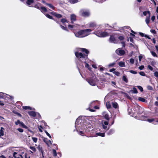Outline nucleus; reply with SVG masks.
Here are the masks:
<instances>
[{
    "instance_id": "15",
    "label": "nucleus",
    "mask_w": 158,
    "mask_h": 158,
    "mask_svg": "<svg viewBox=\"0 0 158 158\" xmlns=\"http://www.w3.org/2000/svg\"><path fill=\"white\" fill-rule=\"evenodd\" d=\"M112 105L113 107L115 109H117L118 108V105L116 102H112Z\"/></svg>"
},
{
    "instance_id": "42",
    "label": "nucleus",
    "mask_w": 158,
    "mask_h": 158,
    "mask_svg": "<svg viewBox=\"0 0 158 158\" xmlns=\"http://www.w3.org/2000/svg\"><path fill=\"white\" fill-rule=\"evenodd\" d=\"M4 94H5V93H2V92L0 93V98H4Z\"/></svg>"
},
{
    "instance_id": "34",
    "label": "nucleus",
    "mask_w": 158,
    "mask_h": 158,
    "mask_svg": "<svg viewBox=\"0 0 158 158\" xmlns=\"http://www.w3.org/2000/svg\"><path fill=\"white\" fill-rule=\"evenodd\" d=\"M145 120H146L149 123L155 121V119L154 118H150L147 119V120L144 119Z\"/></svg>"
},
{
    "instance_id": "53",
    "label": "nucleus",
    "mask_w": 158,
    "mask_h": 158,
    "mask_svg": "<svg viewBox=\"0 0 158 158\" xmlns=\"http://www.w3.org/2000/svg\"><path fill=\"white\" fill-rule=\"evenodd\" d=\"M154 75L156 77H158V72L156 71L154 73Z\"/></svg>"
},
{
    "instance_id": "24",
    "label": "nucleus",
    "mask_w": 158,
    "mask_h": 158,
    "mask_svg": "<svg viewBox=\"0 0 158 158\" xmlns=\"http://www.w3.org/2000/svg\"><path fill=\"white\" fill-rule=\"evenodd\" d=\"M103 117L107 120L109 121L110 120V117H109V115L108 114H105L103 115Z\"/></svg>"
},
{
    "instance_id": "52",
    "label": "nucleus",
    "mask_w": 158,
    "mask_h": 158,
    "mask_svg": "<svg viewBox=\"0 0 158 158\" xmlns=\"http://www.w3.org/2000/svg\"><path fill=\"white\" fill-rule=\"evenodd\" d=\"M21 121L19 120H18L17 121L15 122V124L16 125H18L19 124H20V123Z\"/></svg>"
},
{
    "instance_id": "29",
    "label": "nucleus",
    "mask_w": 158,
    "mask_h": 158,
    "mask_svg": "<svg viewBox=\"0 0 158 158\" xmlns=\"http://www.w3.org/2000/svg\"><path fill=\"white\" fill-rule=\"evenodd\" d=\"M69 2L71 4H74L78 2V0H69Z\"/></svg>"
},
{
    "instance_id": "10",
    "label": "nucleus",
    "mask_w": 158,
    "mask_h": 158,
    "mask_svg": "<svg viewBox=\"0 0 158 158\" xmlns=\"http://www.w3.org/2000/svg\"><path fill=\"white\" fill-rule=\"evenodd\" d=\"M109 40L110 42L115 43L116 41V40L115 37L113 35H110L109 38Z\"/></svg>"
},
{
    "instance_id": "1",
    "label": "nucleus",
    "mask_w": 158,
    "mask_h": 158,
    "mask_svg": "<svg viewBox=\"0 0 158 158\" xmlns=\"http://www.w3.org/2000/svg\"><path fill=\"white\" fill-rule=\"evenodd\" d=\"M79 51L82 52H75V54L76 57L78 59H84L86 60L88 59V56L89 53V51L83 48H80Z\"/></svg>"
},
{
    "instance_id": "23",
    "label": "nucleus",
    "mask_w": 158,
    "mask_h": 158,
    "mask_svg": "<svg viewBox=\"0 0 158 158\" xmlns=\"http://www.w3.org/2000/svg\"><path fill=\"white\" fill-rule=\"evenodd\" d=\"M118 64L120 67H125V63L122 61L119 62L118 63Z\"/></svg>"
},
{
    "instance_id": "45",
    "label": "nucleus",
    "mask_w": 158,
    "mask_h": 158,
    "mask_svg": "<svg viewBox=\"0 0 158 158\" xmlns=\"http://www.w3.org/2000/svg\"><path fill=\"white\" fill-rule=\"evenodd\" d=\"M106 107L108 109H110L111 108V105L109 102L108 103H107Z\"/></svg>"
},
{
    "instance_id": "5",
    "label": "nucleus",
    "mask_w": 158,
    "mask_h": 158,
    "mask_svg": "<svg viewBox=\"0 0 158 158\" xmlns=\"http://www.w3.org/2000/svg\"><path fill=\"white\" fill-rule=\"evenodd\" d=\"M109 121H105L102 123V128L104 130H106V131L108 130L110 128V126L109 125L108 127L107 126L109 125Z\"/></svg>"
},
{
    "instance_id": "28",
    "label": "nucleus",
    "mask_w": 158,
    "mask_h": 158,
    "mask_svg": "<svg viewBox=\"0 0 158 158\" xmlns=\"http://www.w3.org/2000/svg\"><path fill=\"white\" fill-rule=\"evenodd\" d=\"M22 107L23 109L25 110L29 109L31 110H32V108L31 107L29 106H23Z\"/></svg>"
},
{
    "instance_id": "16",
    "label": "nucleus",
    "mask_w": 158,
    "mask_h": 158,
    "mask_svg": "<svg viewBox=\"0 0 158 158\" xmlns=\"http://www.w3.org/2000/svg\"><path fill=\"white\" fill-rule=\"evenodd\" d=\"M70 19L71 20L76 21L77 20L76 15L73 14H71L70 15Z\"/></svg>"
},
{
    "instance_id": "48",
    "label": "nucleus",
    "mask_w": 158,
    "mask_h": 158,
    "mask_svg": "<svg viewBox=\"0 0 158 158\" xmlns=\"http://www.w3.org/2000/svg\"><path fill=\"white\" fill-rule=\"evenodd\" d=\"M44 132L46 135L50 138H51V136L50 134L45 130H44Z\"/></svg>"
},
{
    "instance_id": "22",
    "label": "nucleus",
    "mask_w": 158,
    "mask_h": 158,
    "mask_svg": "<svg viewBox=\"0 0 158 158\" xmlns=\"http://www.w3.org/2000/svg\"><path fill=\"white\" fill-rule=\"evenodd\" d=\"M60 22L64 24L65 23H68L69 22L66 18H62L61 19Z\"/></svg>"
},
{
    "instance_id": "26",
    "label": "nucleus",
    "mask_w": 158,
    "mask_h": 158,
    "mask_svg": "<svg viewBox=\"0 0 158 158\" xmlns=\"http://www.w3.org/2000/svg\"><path fill=\"white\" fill-rule=\"evenodd\" d=\"M37 148L39 151V152H41L43 156H43V152H44V151L43 150V148L41 147H40V146H38L37 147Z\"/></svg>"
},
{
    "instance_id": "51",
    "label": "nucleus",
    "mask_w": 158,
    "mask_h": 158,
    "mask_svg": "<svg viewBox=\"0 0 158 158\" xmlns=\"http://www.w3.org/2000/svg\"><path fill=\"white\" fill-rule=\"evenodd\" d=\"M139 74L140 75L143 76H144L145 75V73L141 71V72H140L139 73Z\"/></svg>"
},
{
    "instance_id": "11",
    "label": "nucleus",
    "mask_w": 158,
    "mask_h": 158,
    "mask_svg": "<svg viewBox=\"0 0 158 158\" xmlns=\"http://www.w3.org/2000/svg\"><path fill=\"white\" fill-rule=\"evenodd\" d=\"M138 110L137 111V113L139 114H140L143 112V109L140 106H137Z\"/></svg>"
},
{
    "instance_id": "27",
    "label": "nucleus",
    "mask_w": 158,
    "mask_h": 158,
    "mask_svg": "<svg viewBox=\"0 0 158 158\" xmlns=\"http://www.w3.org/2000/svg\"><path fill=\"white\" fill-rule=\"evenodd\" d=\"M138 99L139 101L143 102H145L146 100L144 98H142V97H139Z\"/></svg>"
},
{
    "instance_id": "7",
    "label": "nucleus",
    "mask_w": 158,
    "mask_h": 158,
    "mask_svg": "<svg viewBox=\"0 0 158 158\" xmlns=\"http://www.w3.org/2000/svg\"><path fill=\"white\" fill-rule=\"evenodd\" d=\"M116 53L119 55H123L125 54V51L123 50L118 48L116 50Z\"/></svg>"
},
{
    "instance_id": "57",
    "label": "nucleus",
    "mask_w": 158,
    "mask_h": 158,
    "mask_svg": "<svg viewBox=\"0 0 158 158\" xmlns=\"http://www.w3.org/2000/svg\"><path fill=\"white\" fill-rule=\"evenodd\" d=\"M148 69H149L151 71L153 70V68L151 66H150V65H148Z\"/></svg>"
},
{
    "instance_id": "55",
    "label": "nucleus",
    "mask_w": 158,
    "mask_h": 158,
    "mask_svg": "<svg viewBox=\"0 0 158 158\" xmlns=\"http://www.w3.org/2000/svg\"><path fill=\"white\" fill-rule=\"evenodd\" d=\"M150 32L154 34H156V31L154 30L151 29L150 30Z\"/></svg>"
},
{
    "instance_id": "56",
    "label": "nucleus",
    "mask_w": 158,
    "mask_h": 158,
    "mask_svg": "<svg viewBox=\"0 0 158 158\" xmlns=\"http://www.w3.org/2000/svg\"><path fill=\"white\" fill-rule=\"evenodd\" d=\"M130 61V63L131 64H133L134 63V60L133 58H131Z\"/></svg>"
},
{
    "instance_id": "47",
    "label": "nucleus",
    "mask_w": 158,
    "mask_h": 158,
    "mask_svg": "<svg viewBox=\"0 0 158 158\" xmlns=\"http://www.w3.org/2000/svg\"><path fill=\"white\" fill-rule=\"evenodd\" d=\"M53 155L54 156H57V153L56 150L55 149L53 150Z\"/></svg>"
},
{
    "instance_id": "31",
    "label": "nucleus",
    "mask_w": 158,
    "mask_h": 158,
    "mask_svg": "<svg viewBox=\"0 0 158 158\" xmlns=\"http://www.w3.org/2000/svg\"><path fill=\"white\" fill-rule=\"evenodd\" d=\"M114 132V130L112 129H110L107 132L108 135H110L113 133Z\"/></svg>"
},
{
    "instance_id": "19",
    "label": "nucleus",
    "mask_w": 158,
    "mask_h": 158,
    "mask_svg": "<svg viewBox=\"0 0 158 158\" xmlns=\"http://www.w3.org/2000/svg\"><path fill=\"white\" fill-rule=\"evenodd\" d=\"M20 127H22L24 128L27 129L28 127L25 125L22 122H21L19 124Z\"/></svg>"
},
{
    "instance_id": "61",
    "label": "nucleus",
    "mask_w": 158,
    "mask_h": 158,
    "mask_svg": "<svg viewBox=\"0 0 158 158\" xmlns=\"http://www.w3.org/2000/svg\"><path fill=\"white\" fill-rule=\"evenodd\" d=\"M115 70H116V69H115V68H112V69H110L109 70V71L110 72H113L114 71H115Z\"/></svg>"
},
{
    "instance_id": "36",
    "label": "nucleus",
    "mask_w": 158,
    "mask_h": 158,
    "mask_svg": "<svg viewBox=\"0 0 158 158\" xmlns=\"http://www.w3.org/2000/svg\"><path fill=\"white\" fill-rule=\"evenodd\" d=\"M39 6L38 5L36 4L35 5L34 7L36 8H37V9L40 10V6L41 5V4L40 3H39Z\"/></svg>"
},
{
    "instance_id": "6",
    "label": "nucleus",
    "mask_w": 158,
    "mask_h": 158,
    "mask_svg": "<svg viewBox=\"0 0 158 158\" xmlns=\"http://www.w3.org/2000/svg\"><path fill=\"white\" fill-rule=\"evenodd\" d=\"M80 13L81 15L83 17H88L89 15V11L83 10H81Z\"/></svg>"
},
{
    "instance_id": "64",
    "label": "nucleus",
    "mask_w": 158,
    "mask_h": 158,
    "mask_svg": "<svg viewBox=\"0 0 158 158\" xmlns=\"http://www.w3.org/2000/svg\"><path fill=\"white\" fill-rule=\"evenodd\" d=\"M139 35L142 37H143L144 36V34L142 32H139Z\"/></svg>"
},
{
    "instance_id": "37",
    "label": "nucleus",
    "mask_w": 158,
    "mask_h": 158,
    "mask_svg": "<svg viewBox=\"0 0 158 158\" xmlns=\"http://www.w3.org/2000/svg\"><path fill=\"white\" fill-rule=\"evenodd\" d=\"M113 73L117 76H119L120 75V73L118 71H114Z\"/></svg>"
},
{
    "instance_id": "41",
    "label": "nucleus",
    "mask_w": 158,
    "mask_h": 158,
    "mask_svg": "<svg viewBox=\"0 0 158 158\" xmlns=\"http://www.w3.org/2000/svg\"><path fill=\"white\" fill-rule=\"evenodd\" d=\"M115 64V62H113V63H110V64L108 66L109 67H111L113 66Z\"/></svg>"
},
{
    "instance_id": "14",
    "label": "nucleus",
    "mask_w": 158,
    "mask_h": 158,
    "mask_svg": "<svg viewBox=\"0 0 158 158\" xmlns=\"http://www.w3.org/2000/svg\"><path fill=\"white\" fill-rule=\"evenodd\" d=\"M122 80L125 83H127L128 82V80L126 75L124 74L122 77Z\"/></svg>"
},
{
    "instance_id": "58",
    "label": "nucleus",
    "mask_w": 158,
    "mask_h": 158,
    "mask_svg": "<svg viewBox=\"0 0 158 158\" xmlns=\"http://www.w3.org/2000/svg\"><path fill=\"white\" fill-rule=\"evenodd\" d=\"M155 19V16L154 15L152 16L151 17V20L152 22H153L154 21V20Z\"/></svg>"
},
{
    "instance_id": "32",
    "label": "nucleus",
    "mask_w": 158,
    "mask_h": 158,
    "mask_svg": "<svg viewBox=\"0 0 158 158\" xmlns=\"http://www.w3.org/2000/svg\"><path fill=\"white\" fill-rule=\"evenodd\" d=\"M150 18L149 17H146L145 19V22L148 25L150 23Z\"/></svg>"
},
{
    "instance_id": "30",
    "label": "nucleus",
    "mask_w": 158,
    "mask_h": 158,
    "mask_svg": "<svg viewBox=\"0 0 158 158\" xmlns=\"http://www.w3.org/2000/svg\"><path fill=\"white\" fill-rule=\"evenodd\" d=\"M60 26L61 27V28L63 30H64L67 31H69V30L67 29V28L66 27H65L62 26L61 24H60Z\"/></svg>"
},
{
    "instance_id": "33",
    "label": "nucleus",
    "mask_w": 158,
    "mask_h": 158,
    "mask_svg": "<svg viewBox=\"0 0 158 158\" xmlns=\"http://www.w3.org/2000/svg\"><path fill=\"white\" fill-rule=\"evenodd\" d=\"M45 15L47 18H49V19H51L52 20L54 19V18H53L52 16H51L48 14H45Z\"/></svg>"
},
{
    "instance_id": "40",
    "label": "nucleus",
    "mask_w": 158,
    "mask_h": 158,
    "mask_svg": "<svg viewBox=\"0 0 158 158\" xmlns=\"http://www.w3.org/2000/svg\"><path fill=\"white\" fill-rule=\"evenodd\" d=\"M30 148L34 152H36V150L35 147L33 146H30Z\"/></svg>"
},
{
    "instance_id": "3",
    "label": "nucleus",
    "mask_w": 158,
    "mask_h": 158,
    "mask_svg": "<svg viewBox=\"0 0 158 158\" xmlns=\"http://www.w3.org/2000/svg\"><path fill=\"white\" fill-rule=\"evenodd\" d=\"M97 36L100 37H105L109 35V33L106 31H103L101 30H99L95 31L94 33Z\"/></svg>"
},
{
    "instance_id": "38",
    "label": "nucleus",
    "mask_w": 158,
    "mask_h": 158,
    "mask_svg": "<svg viewBox=\"0 0 158 158\" xmlns=\"http://www.w3.org/2000/svg\"><path fill=\"white\" fill-rule=\"evenodd\" d=\"M96 26V24L93 23H90L89 24V26L90 27H94Z\"/></svg>"
},
{
    "instance_id": "17",
    "label": "nucleus",
    "mask_w": 158,
    "mask_h": 158,
    "mask_svg": "<svg viewBox=\"0 0 158 158\" xmlns=\"http://www.w3.org/2000/svg\"><path fill=\"white\" fill-rule=\"evenodd\" d=\"M133 90H131L130 91V93L134 94H137L138 93V91L136 88L134 87L133 88Z\"/></svg>"
},
{
    "instance_id": "49",
    "label": "nucleus",
    "mask_w": 158,
    "mask_h": 158,
    "mask_svg": "<svg viewBox=\"0 0 158 158\" xmlns=\"http://www.w3.org/2000/svg\"><path fill=\"white\" fill-rule=\"evenodd\" d=\"M129 72L131 73L134 74H136L137 73V72L136 71L133 70H131L129 71Z\"/></svg>"
},
{
    "instance_id": "12",
    "label": "nucleus",
    "mask_w": 158,
    "mask_h": 158,
    "mask_svg": "<svg viewBox=\"0 0 158 158\" xmlns=\"http://www.w3.org/2000/svg\"><path fill=\"white\" fill-rule=\"evenodd\" d=\"M28 114L31 116L33 117H35L36 116V113L35 111H30L28 112Z\"/></svg>"
},
{
    "instance_id": "43",
    "label": "nucleus",
    "mask_w": 158,
    "mask_h": 158,
    "mask_svg": "<svg viewBox=\"0 0 158 158\" xmlns=\"http://www.w3.org/2000/svg\"><path fill=\"white\" fill-rule=\"evenodd\" d=\"M13 112L15 114H16L18 116H19V117H21L22 116V115L20 113H18L16 111H13Z\"/></svg>"
},
{
    "instance_id": "18",
    "label": "nucleus",
    "mask_w": 158,
    "mask_h": 158,
    "mask_svg": "<svg viewBox=\"0 0 158 158\" xmlns=\"http://www.w3.org/2000/svg\"><path fill=\"white\" fill-rule=\"evenodd\" d=\"M96 135L97 136H99L102 137H104L105 136V133H97Z\"/></svg>"
},
{
    "instance_id": "60",
    "label": "nucleus",
    "mask_w": 158,
    "mask_h": 158,
    "mask_svg": "<svg viewBox=\"0 0 158 158\" xmlns=\"http://www.w3.org/2000/svg\"><path fill=\"white\" fill-rule=\"evenodd\" d=\"M121 44H122V46L123 47H125L126 46V44L125 42H121Z\"/></svg>"
},
{
    "instance_id": "44",
    "label": "nucleus",
    "mask_w": 158,
    "mask_h": 158,
    "mask_svg": "<svg viewBox=\"0 0 158 158\" xmlns=\"http://www.w3.org/2000/svg\"><path fill=\"white\" fill-rule=\"evenodd\" d=\"M32 139L33 142L35 143H36L37 141V138L36 137H32Z\"/></svg>"
},
{
    "instance_id": "50",
    "label": "nucleus",
    "mask_w": 158,
    "mask_h": 158,
    "mask_svg": "<svg viewBox=\"0 0 158 158\" xmlns=\"http://www.w3.org/2000/svg\"><path fill=\"white\" fill-rule=\"evenodd\" d=\"M147 89L149 90H152L153 88L150 85H148L147 87Z\"/></svg>"
},
{
    "instance_id": "62",
    "label": "nucleus",
    "mask_w": 158,
    "mask_h": 158,
    "mask_svg": "<svg viewBox=\"0 0 158 158\" xmlns=\"http://www.w3.org/2000/svg\"><path fill=\"white\" fill-rule=\"evenodd\" d=\"M142 58H143V56L142 55H140L139 56V61H141Z\"/></svg>"
},
{
    "instance_id": "2",
    "label": "nucleus",
    "mask_w": 158,
    "mask_h": 158,
    "mask_svg": "<svg viewBox=\"0 0 158 158\" xmlns=\"http://www.w3.org/2000/svg\"><path fill=\"white\" fill-rule=\"evenodd\" d=\"M92 30L90 29L81 30L77 32H75L76 36L78 37H83L87 36L90 33Z\"/></svg>"
},
{
    "instance_id": "54",
    "label": "nucleus",
    "mask_w": 158,
    "mask_h": 158,
    "mask_svg": "<svg viewBox=\"0 0 158 158\" xmlns=\"http://www.w3.org/2000/svg\"><path fill=\"white\" fill-rule=\"evenodd\" d=\"M17 130L20 132H23V130L21 128H18Z\"/></svg>"
},
{
    "instance_id": "59",
    "label": "nucleus",
    "mask_w": 158,
    "mask_h": 158,
    "mask_svg": "<svg viewBox=\"0 0 158 158\" xmlns=\"http://www.w3.org/2000/svg\"><path fill=\"white\" fill-rule=\"evenodd\" d=\"M144 68V66L143 65H141L139 67V69L140 70H143Z\"/></svg>"
},
{
    "instance_id": "46",
    "label": "nucleus",
    "mask_w": 158,
    "mask_h": 158,
    "mask_svg": "<svg viewBox=\"0 0 158 158\" xmlns=\"http://www.w3.org/2000/svg\"><path fill=\"white\" fill-rule=\"evenodd\" d=\"M118 38L120 40H123L124 39V37L123 36H119Z\"/></svg>"
},
{
    "instance_id": "8",
    "label": "nucleus",
    "mask_w": 158,
    "mask_h": 158,
    "mask_svg": "<svg viewBox=\"0 0 158 158\" xmlns=\"http://www.w3.org/2000/svg\"><path fill=\"white\" fill-rule=\"evenodd\" d=\"M50 14L54 16L56 18L59 19L61 18L62 16V15L60 14L54 12H52L50 13Z\"/></svg>"
},
{
    "instance_id": "21",
    "label": "nucleus",
    "mask_w": 158,
    "mask_h": 158,
    "mask_svg": "<svg viewBox=\"0 0 158 158\" xmlns=\"http://www.w3.org/2000/svg\"><path fill=\"white\" fill-rule=\"evenodd\" d=\"M34 2V0H27L26 3L28 6L30 5L31 4L33 3Z\"/></svg>"
},
{
    "instance_id": "39",
    "label": "nucleus",
    "mask_w": 158,
    "mask_h": 158,
    "mask_svg": "<svg viewBox=\"0 0 158 158\" xmlns=\"http://www.w3.org/2000/svg\"><path fill=\"white\" fill-rule=\"evenodd\" d=\"M137 87L141 92H143V88L142 86H137Z\"/></svg>"
},
{
    "instance_id": "35",
    "label": "nucleus",
    "mask_w": 158,
    "mask_h": 158,
    "mask_svg": "<svg viewBox=\"0 0 158 158\" xmlns=\"http://www.w3.org/2000/svg\"><path fill=\"white\" fill-rule=\"evenodd\" d=\"M152 55L154 56V57H157V55L156 54V53L155 52L153 51H151L150 52Z\"/></svg>"
},
{
    "instance_id": "20",
    "label": "nucleus",
    "mask_w": 158,
    "mask_h": 158,
    "mask_svg": "<svg viewBox=\"0 0 158 158\" xmlns=\"http://www.w3.org/2000/svg\"><path fill=\"white\" fill-rule=\"evenodd\" d=\"M84 63L85 64V67L86 68H87L89 71H91V68L90 66L89 65V64L86 63L85 61L84 62Z\"/></svg>"
},
{
    "instance_id": "9",
    "label": "nucleus",
    "mask_w": 158,
    "mask_h": 158,
    "mask_svg": "<svg viewBox=\"0 0 158 158\" xmlns=\"http://www.w3.org/2000/svg\"><path fill=\"white\" fill-rule=\"evenodd\" d=\"M43 139L44 141L46 143L48 146H49V144H52V143L51 141L50 140H48V139L47 138L43 137Z\"/></svg>"
},
{
    "instance_id": "4",
    "label": "nucleus",
    "mask_w": 158,
    "mask_h": 158,
    "mask_svg": "<svg viewBox=\"0 0 158 158\" xmlns=\"http://www.w3.org/2000/svg\"><path fill=\"white\" fill-rule=\"evenodd\" d=\"M86 81L89 83L92 86H95L96 85L95 80H94L92 77H89L86 79Z\"/></svg>"
},
{
    "instance_id": "13",
    "label": "nucleus",
    "mask_w": 158,
    "mask_h": 158,
    "mask_svg": "<svg viewBox=\"0 0 158 158\" xmlns=\"http://www.w3.org/2000/svg\"><path fill=\"white\" fill-rule=\"evenodd\" d=\"M40 10H41V11L43 13L47 12V9L46 7L44 6H41L40 7Z\"/></svg>"
},
{
    "instance_id": "63",
    "label": "nucleus",
    "mask_w": 158,
    "mask_h": 158,
    "mask_svg": "<svg viewBox=\"0 0 158 158\" xmlns=\"http://www.w3.org/2000/svg\"><path fill=\"white\" fill-rule=\"evenodd\" d=\"M68 27L69 28H73L74 27V25H70V24H69L68 26Z\"/></svg>"
},
{
    "instance_id": "25",
    "label": "nucleus",
    "mask_w": 158,
    "mask_h": 158,
    "mask_svg": "<svg viewBox=\"0 0 158 158\" xmlns=\"http://www.w3.org/2000/svg\"><path fill=\"white\" fill-rule=\"evenodd\" d=\"M46 5L48 6L50 8L53 10H54L55 9V7L53 6L51 4L48 3H46Z\"/></svg>"
}]
</instances>
